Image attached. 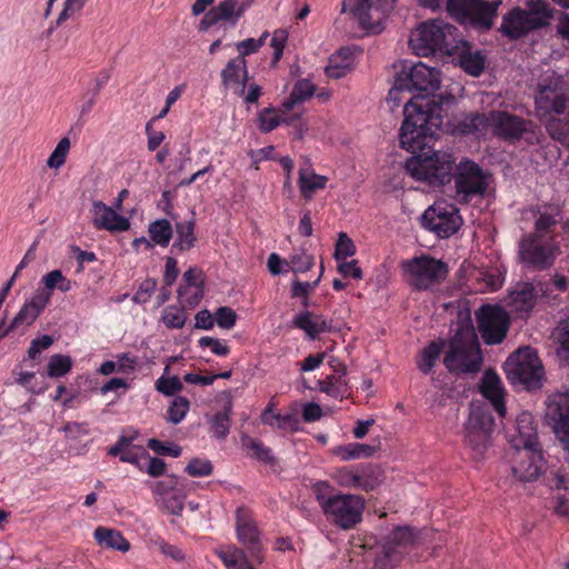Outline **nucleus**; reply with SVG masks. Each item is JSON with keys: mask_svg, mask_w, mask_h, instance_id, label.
<instances>
[{"mask_svg": "<svg viewBox=\"0 0 569 569\" xmlns=\"http://www.w3.org/2000/svg\"><path fill=\"white\" fill-rule=\"evenodd\" d=\"M213 8L218 12L222 21L231 20L234 17L236 22L237 19H239L244 11L243 4L238 7V2L236 0H223Z\"/></svg>", "mask_w": 569, "mask_h": 569, "instance_id": "49", "label": "nucleus"}, {"mask_svg": "<svg viewBox=\"0 0 569 569\" xmlns=\"http://www.w3.org/2000/svg\"><path fill=\"white\" fill-rule=\"evenodd\" d=\"M217 325L221 329H231L237 321V313L230 307H219L214 312Z\"/></svg>", "mask_w": 569, "mask_h": 569, "instance_id": "60", "label": "nucleus"}, {"mask_svg": "<svg viewBox=\"0 0 569 569\" xmlns=\"http://www.w3.org/2000/svg\"><path fill=\"white\" fill-rule=\"evenodd\" d=\"M501 0H465V22L479 31L492 28Z\"/></svg>", "mask_w": 569, "mask_h": 569, "instance_id": "19", "label": "nucleus"}, {"mask_svg": "<svg viewBox=\"0 0 569 569\" xmlns=\"http://www.w3.org/2000/svg\"><path fill=\"white\" fill-rule=\"evenodd\" d=\"M157 286L158 282L156 279L147 278L139 284L138 290L132 297V301L138 305L147 303L154 293Z\"/></svg>", "mask_w": 569, "mask_h": 569, "instance_id": "57", "label": "nucleus"}, {"mask_svg": "<svg viewBox=\"0 0 569 569\" xmlns=\"http://www.w3.org/2000/svg\"><path fill=\"white\" fill-rule=\"evenodd\" d=\"M483 365V357L478 337L471 323L470 315L465 316V373L478 372Z\"/></svg>", "mask_w": 569, "mask_h": 569, "instance_id": "24", "label": "nucleus"}, {"mask_svg": "<svg viewBox=\"0 0 569 569\" xmlns=\"http://www.w3.org/2000/svg\"><path fill=\"white\" fill-rule=\"evenodd\" d=\"M232 407V400L228 399L222 409L208 419L209 432L213 438L224 440L228 437L231 427Z\"/></svg>", "mask_w": 569, "mask_h": 569, "instance_id": "31", "label": "nucleus"}, {"mask_svg": "<svg viewBox=\"0 0 569 569\" xmlns=\"http://www.w3.org/2000/svg\"><path fill=\"white\" fill-rule=\"evenodd\" d=\"M217 555L227 569H254L248 560L246 551L237 547L219 550Z\"/></svg>", "mask_w": 569, "mask_h": 569, "instance_id": "38", "label": "nucleus"}, {"mask_svg": "<svg viewBox=\"0 0 569 569\" xmlns=\"http://www.w3.org/2000/svg\"><path fill=\"white\" fill-rule=\"evenodd\" d=\"M161 508L170 512L171 515L180 516L183 510V498L177 492H172L161 498Z\"/></svg>", "mask_w": 569, "mask_h": 569, "instance_id": "63", "label": "nucleus"}, {"mask_svg": "<svg viewBox=\"0 0 569 569\" xmlns=\"http://www.w3.org/2000/svg\"><path fill=\"white\" fill-rule=\"evenodd\" d=\"M486 57L481 51H470V44L465 41V72L479 77L485 70Z\"/></svg>", "mask_w": 569, "mask_h": 569, "instance_id": "44", "label": "nucleus"}, {"mask_svg": "<svg viewBox=\"0 0 569 569\" xmlns=\"http://www.w3.org/2000/svg\"><path fill=\"white\" fill-rule=\"evenodd\" d=\"M535 108L550 138L569 147V81L558 74L545 79L538 86Z\"/></svg>", "mask_w": 569, "mask_h": 569, "instance_id": "2", "label": "nucleus"}, {"mask_svg": "<svg viewBox=\"0 0 569 569\" xmlns=\"http://www.w3.org/2000/svg\"><path fill=\"white\" fill-rule=\"evenodd\" d=\"M259 129L267 133L274 130L280 124V116L273 108H264L258 114Z\"/></svg>", "mask_w": 569, "mask_h": 569, "instance_id": "55", "label": "nucleus"}, {"mask_svg": "<svg viewBox=\"0 0 569 569\" xmlns=\"http://www.w3.org/2000/svg\"><path fill=\"white\" fill-rule=\"evenodd\" d=\"M221 83L224 89H234L238 94H243L248 83L247 61L242 57H236L227 62L220 72Z\"/></svg>", "mask_w": 569, "mask_h": 569, "instance_id": "22", "label": "nucleus"}, {"mask_svg": "<svg viewBox=\"0 0 569 569\" xmlns=\"http://www.w3.org/2000/svg\"><path fill=\"white\" fill-rule=\"evenodd\" d=\"M198 345L201 348L210 347L211 351L219 357H227L230 353L229 346L212 337H201Z\"/></svg>", "mask_w": 569, "mask_h": 569, "instance_id": "64", "label": "nucleus"}, {"mask_svg": "<svg viewBox=\"0 0 569 569\" xmlns=\"http://www.w3.org/2000/svg\"><path fill=\"white\" fill-rule=\"evenodd\" d=\"M236 532L238 541L244 547L250 558L261 563L264 559L260 531L248 509L239 507L236 511Z\"/></svg>", "mask_w": 569, "mask_h": 569, "instance_id": "16", "label": "nucleus"}, {"mask_svg": "<svg viewBox=\"0 0 569 569\" xmlns=\"http://www.w3.org/2000/svg\"><path fill=\"white\" fill-rule=\"evenodd\" d=\"M316 92V87L307 79H301L296 82L290 93L289 99L283 103L286 109H292L295 104L310 99Z\"/></svg>", "mask_w": 569, "mask_h": 569, "instance_id": "41", "label": "nucleus"}, {"mask_svg": "<svg viewBox=\"0 0 569 569\" xmlns=\"http://www.w3.org/2000/svg\"><path fill=\"white\" fill-rule=\"evenodd\" d=\"M457 29L442 20L420 23L410 34L409 46L419 57L433 54L452 56L458 48L450 40Z\"/></svg>", "mask_w": 569, "mask_h": 569, "instance_id": "5", "label": "nucleus"}, {"mask_svg": "<svg viewBox=\"0 0 569 569\" xmlns=\"http://www.w3.org/2000/svg\"><path fill=\"white\" fill-rule=\"evenodd\" d=\"M461 223L459 209L446 200L436 201L421 216V226L443 239L456 233Z\"/></svg>", "mask_w": 569, "mask_h": 569, "instance_id": "10", "label": "nucleus"}, {"mask_svg": "<svg viewBox=\"0 0 569 569\" xmlns=\"http://www.w3.org/2000/svg\"><path fill=\"white\" fill-rule=\"evenodd\" d=\"M53 338L49 335H43L31 340L28 349V357L31 360H36L43 350L49 349L53 345Z\"/></svg>", "mask_w": 569, "mask_h": 569, "instance_id": "62", "label": "nucleus"}, {"mask_svg": "<svg viewBox=\"0 0 569 569\" xmlns=\"http://www.w3.org/2000/svg\"><path fill=\"white\" fill-rule=\"evenodd\" d=\"M509 459L511 471L519 481H536L542 472L543 459L540 448L512 449Z\"/></svg>", "mask_w": 569, "mask_h": 569, "instance_id": "17", "label": "nucleus"}, {"mask_svg": "<svg viewBox=\"0 0 569 569\" xmlns=\"http://www.w3.org/2000/svg\"><path fill=\"white\" fill-rule=\"evenodd\" d=\"M552 9L543 0H529L526 9L513 8L503 16L500 32L509 39H519L549 24Z\"/></svg>", "mask_w": 569, "mask_h": 569, "instance_id": "6", "label": "nucleus"}, {"mask_svg": "<svg viewBox=\"0 0 569 569\" xmlns=\"http://www.w3.org/2000/svg\"><path fill=\"white\" fill-rule=\"evenodd\" d=\"M416 536L413 533L412 528L408 526H400L395 528L387 538V542L389 545H393L398 550L406 549L415 542Z\"/></svg>", "mask_w": 569, "mask_h": 569, "instance_id": "45", "label": "nucleus"}, {"mask_svg": "<svg viewBox=\"0 0 569 569\" xmlns=\"http://www.w3.org/2000/svg\"><path fill=\"white\" fill-rule=\"evenodd\" d=\"M479 391L490 401L492 408L500 417L506 416L505 388L500 377L492 369H487L479 383Z\"/></svg>", "mask_w": 569, "mask_h": 569, "instance_id": "21", "label": "nucleus"}, {"mask_svg": "<svg viewBox=\"0 0 569 569\" xmlns=\"http://www.w3.org/2000/svg\"><path fill=\"white\" fill-rule=\"evenodd\" d=\"M478 330L487 345H499L507 336L510 326L508 313L498 306H481L476 311Z\"/></svg>", "mask_w": 569, "mask_h": 569, "instance_id": "12", "label": "nucleus"}, {"mask_svg": "<svg viewBox=\"0 0 569 569\" xmlns=\"http://www.w3.org/2000/svg\"><path fill=\"white\" fill-rule=\"evenodd\" d=\"M493 419L486 403L471 405L467 427V438L472 449L481 455L487 448Z\"/></svg>", "mask_w": 569, "mask_h": 569, "instance_id": "15", "label": "nucleus"}, {"mask_svg": "<svg viewBox=\"0 0 569 569\" xmlns=\"http://www.w3.org/2000/svg\"><path fill=\"white\" fill-rule=\"evenodd\" d=\"M336 371L341 372V376L331 375L326 377L323 380H319V390L333 398H341L347 387V381L343 379V376L347 373V369L346 367H342L341 370Z\"/></svg>", "mask_w": 569, "mask_h": 569, "instance_id": "39", "label": "nucleus"}, {"mask_svg": "<svg viewBox=\"0 0 569 569\" xmlns=\"http://www.w3.org/2000/svg\"><path fill=\"white\" fill-rule=\"evenodd\" d=\"M41 282L44 288H39L37 292L46 293V291H48L47 295L49 297V301L51 300L52 291L54 289H58L61 292H69L72 289V281L66 278L61 270L58 269L46 273L41 278Z\"/></svg>", "mask_w": 569, "mask_h": 569, "instance_id": "35", "label": "nucleus"}, {"mask_svg": "<svg viewBox=\"0 0 569 569\" xmlns=\"http://www.w3.org/2000/svg\"><path fill=\"white\" fill-rule=\"evenodd\" d=\"M545 417L557 439L569 451V391L557 392L548 398Z\"/></svg>", "mask_w": 569, "mask_h": 569, "instance_id": "14", "label": "nucleus"}, {"mask_svg": "<svg viewBox=\"0 0 569 569\" xmlns=\"http://www.w3.org/2000/svg\"><path fill=\"white\" fill-rule=\"evenodd\" d=\"M196 221L190 219L189 221L176 222L177 238L172 244V250L189 251L197 242L194 236Z\"/></svg>", "mask_w": 569, "mask_h": 569, "instance_id": "33", "label": "nucleus"}, {"mask_svg": "<svg viewBox=\"0 0 569 569\" xmlns=\"http://www.w3.org/2000/svg\"><path fill=\"white\" fill-rule=\"evenodd\" d=\"M213 471V466L210 460L193 458L186 467V472L191 477H207Z\"/></svg>", "mask_w": 569, "mask_h": 569, "instance_id": "56", "label": "nucleus"}, {"mask_svg": "<svg viewBox=\"0 0 569 569\" xmlns=\"http://www.w3.org/2000/svg\"><path fill=\"white\" fill-rule=\"evenodd\" d=\"M397 73L399 86H407L408 93L412 94L405 102V118L399 132L400 147L412 154L406 161V171L432 187L445 186L455 178L457 194H461L462 162L455 166L450 153L433 149L440 130L462 131L457 98L451 93L433 94L440 87V71L423 62L406 60Z\"/></svg>", "mask_w": 569, "mask_h": 569, "instance_id": "1", "label": "nucleus"}, {"mask_svg": "<svg viewBox=\"0 0 569 569\" xmlns=\"http://www.w3.org/2000/svg\"><path fill=\"white\" fill-rule=\"evenodd\" d=\"M271 428L279 429L281 431H298L300 427V420L296 413H276L271 420Z\"/></svg>", "mask_w": 569, "mask_h": 569, "instance_id": "51", "label": "nucleus"}, {"mask_svg": "<svg viewBox=\"0 0 569 569\" xmlns=\"http://www.w3.org/2000/svg\"><path fill=\"white\" fill-rule=\"evenodd\" d=\"M156 390L167 397L174 396L183 389V385L179 377H164L161 376L154 383Z\"/></svg>", "mask_w": 569, "mask_h": 569, "instance_id": "50", "label": "nucleus"}, {"mask_svg": "<svg viewBox=\"0 0 569 569\" xmlns=\"http://www.w3.org/2000/svg\"><path fill=\"white\" fill-rule=\"evenodd\" d=\"M327 182L328 178L325 176L318 174L313 171L308 173L306 170L302 169L299 171L298 186L301 196L306 200H311L318 190L325 189Z\"/></svg>", "mask_w": 569, "mask_h": 569, "instance_id": "32", "label": "nucleus"}, {"mask_svg": "<svg viewBox=\"0 0 569 569\" xmlns=\"http://www.w3.org/2000/svg\"><path fill=\"white\" fill-rule=\"evenodd\" d=\"M292 323L296 328L303 330L311 340H315L320 333L329 332L331 329V325L327 319L311 311L297 313L293 317Z\"/></svg>", "mask_w": 569, "mask_h": 569, "instance_id": "29", "label": "nucleus"}, {"mask_svg": "<svg viewBox=\"0 0 569 569\" xmlns=\"http://www.w3.org/2000/svg\"><path fill=\"white\" fill-rule=\"evenodd\" d=\"M92 224L98 230L122 232L130 228L128 218L117 213L111 207L100 200H96L91 208Z\"/></svg>", "mask_w": 569, "mask_h": 569, "instance_id": "20", "label": "nucleus"}, {"mask_svg": "<svg viewBox=\"0 0 569 569\" xmlns=\"http://www.w3.org/2000/svg\"><path fill=\"white\" fill-rule=\"evenodd\" d=\"M333 455L343 461L355 460L359 458H369L375 453V447L366 443L351 442L337 446L332 449Z\"/></svg>", "mask_w": 569, "mask_h": 569, "instance_id": "34", "label": "nucleus"}, {"mask_svg": "<svg viewBox=\"0 0 569 569\" xmlns=\"http://www.w3.org/2000/svg\"><path fill=\"white\" fill-rule=\"evenodd\" d=\"M355 253L356 246L353 241L348 237L347 233L340 232L335 248V259L337 261H342L349 257H352Z\"/></svg>", "mask_w": 569, "mask_h": 569, "instance_id": "53", "label": "nucleus"}, {"mask_svg": "<svg viewBox=\"0 0 569 569\" xmlns=\"http://www.w3.org/2000/svg\"><path fill=\"white\" fill-rule=\"evenodd\" d=\"M172 226L167 219H159L150 223L149 236L151 240L160 246L167 247L172 238Z\"/></svg>", "mask_w": 569, "mask_h": 569, "instance_id": "42", "label": "nucleus"}, {"mask_svg": "<svg viewBox=\"0 0 569 569\" xmlns=\"http://www.w3.org/2000/svg\"><path fill=\"white\" fill-rule=\"evenodd\" d=\"M536 290L530 282H519L509 292L508 305L517 311H530L536 303Z\"/></svg>", "mask_w": 569, "mask_h": 569, "instance_id": "30", "label": "nucleus"}, {"mask_svg": "<svg viewBox=\"0 0 569 569\" xmlns=\"http://www.w3.org/2000/svg\"><path fill=\"white\" fill-rule=\"evenodd\" d=\"M556 339L559 343L558 353L569 361V316L558 325Z\"/></svg>", "mask_w": 569, "mask_h": 569, "instance_id": "54", "label": "nucleus"}, {"mask_svg": "<svg viewBox=\"0 0 569 569\" xmlns=\"http://www.w3.org/2000/svg\"><path fill=\"white\" fill-rule=\"evenodd\" d=\"M72 359L68 355L56 353L49 359L47 375L50 378H61L68 375L72 369Z\"/></svg>", "mask_w": 569, "mask_h": 569, "instance_id": "43", "label": "nucleus"}, {"mask_svg": "<svg viewBox=\"0 0 569 569\" xmlns=\"http://www.w3.org/2000/svg\"><path fill=\"white\" fill-rule=\"evenodd\" d=\"M403 558V551L398 550L387 541L375 558V569H395Z\"/></svg>", "mask_w": 569, "mask_h": 569, "instance_id": "37", "label": "nucleus"}, {"mask_svg": "<svg viewBox=\"0 0 569 569\" xmlns=\"http://www.w3.org/2000/svg\"><path fill=\"white\" fill-rule=\"evenodd\" d=\"M189 409L190 401L184 397L178 396L169 406L167 410V418L173 425H178L184 419Z\"/></svg>", "mask_w": 569, "mask_h": 569, "instance_id": "46", "label": "nucleus"}, {"mask_svg": "<svg viewBox=\"0 0 569 569\" xmlns=\"http://www.w3.org/2000/svg\"><path fill=\"white\" fill-rule=\"evenodd\" d=\"M288 263L293 272L305 273L312 268L315 260L313 256L302 251L299 253L291 254L290 261H288Z\"/></svg>", "mask_w": 569, "mask_h": 569, "instance_id": "58", "label": "nucleus"}, {"mask_svg": "<svg viewBox=\"0 0 569 569\" xmlns=\"http://www.w3.org/2000/svg\"><path fill=\"white\" fill-rule=\"evenodd\" d=\"M312 492L326 519L337 528L350 530L362 521L366 501L361 496L342 493L327 481H317Z\"/></svg>", "mask_w": 569, "mask_h": 569, "instance_id": "3", "label": "nucleus"}, {"mask_svg": "<svg viewBox=\"0 0 569 569\" xmlns=\"http://www.w3.org/2000/svg\"><path fill=\"white\" fill-rule=\"evenodd\" d=\"M448 373L462 378V310L458 309L455 322V335L450 339L438 338L430 341L419 353L417 367L423 375H429L441 353Z\"/></svg>", "mask_w": 569, "mask_h": 569, "instance_id": "4", "label": "nucleus"}, {"mask_svg": "<svg viewBox=\"0 0 569 569\" xmlns=\"http://www.w3.org/2000/svg\"><path fill=\"white\" fill-rule=\"evenodd\" d=\"M490 176L475 162L465 160V203L473 196H483Z\"/></svg>", "mask_w": 569, "mask_h": 569, "instance_id": "27", "label": "nucleus"}, {"mask_svg": "<svg viewBox=\"0 0 569 569\" xmlns=\"http://www.w3.org/2000/svg\"><path fill=\"white\" fill-rule=\"evenodd\" d=\"M401 269L409 286L425 291L443 281L449 272L448 264L430 254L422 253L401 262Z\"/></svg>", "mask_w": 569, "mask_h": 569, "instance_id": "8", "label": "nucleus"}, {"mask_svg": "<svg viewBox=\"0 0 569 569\" xmlns=\"http://www.w3.org/2000/svg\"><path fill=\"white\" fill-rule=\"evenodd\" d=\"M242 447L248 450L251 458H254L263 463L273 462L274 458L271 453V449L263 445L259 439L243 436L241 438Z\"/></svg>", "mask_w": 569, "mask_h": 569, "instance_id": "40", "label": "nucleus"}, {"mask_svg": "<svg viewBox=\"0 0 569 569\" xmlns=\"http://www.w3.org/2000/svg\"><path fill=\"white\" fill-rule=\"evenodd\" d=\"M134 437L121 436L117 442L109 448L108 455L112 457L119 456L122 462L134 465L140 470L144 469L142 463L144 457H148V451L142 447L132 446Z\"/></svg>", "mask_w": 569, "mask_h": 569, "instance_id": "26", "label": "nucleus"}, {"mask_svg": "<svg viewBox=\"0 0 569 569\" xmlns=\"http://www.w3.org/2000/svg\"><path fill=\"white\" fill-rule=\"evenodd\" d=\"M87 1L88 0H66L62 11L59 13L54 26L50 27L49 32H51L53 28L64 23L68 19L79 14L86 6Z\"/></svg>", "mask_w": 569, "mask_h": 569, "instance_id": "48", "label": "nucleus"}, {"mask_svg": "<svg viewBox=\"0 0 569 569\" xmlns=\"http://www.w3.org/2000/svg\"><path fill=\"white\" fill-rule=\"evenodd\" d=\"M48 305L49 297L47 292L43 293L36 291L32 298L30 300H27L20 308L19 312L16 315L11 323L8 326V330L13 331L20 327L31 326Z\"/></svg>", "mask_w": 569, "mask_h": 569, "instance_id": "23", "label": "nucleus"}, {"mask_svg": "<svg viewBox=\"0 0 569 569\" xmlns=\"http://www.w3.org/2000/svg\"><path fill=\"white\" fill-rule=\"evenodd\" d=\"M332 479L340 487L361 489L367 492L375 490L380 482L376 468L369 463L336 468L332 472Z\"/></svg>", "mask_w": 569, "mask_h": 569, "instance_id": "13", "label": "nucleus"}, {"mask_svg": "<svg viewBox=\"0 0 569 569\" xmlns=\"http://www.w3.org/2000/svg\"><path fill=\"white\" fill-rule=\"evenodd\" d=\"M148 448L160 456H171L174 458H178L182 451L181 447L171 443L166 445L156 438H152L148 441Z\"/></svg>", "mask_w": 569, "mask_h": 569, "instance_id": "61", "label": "nucleus"}, {"mask_svg": "<svg viewBox=\"0 0 569 569\" xmlns=\"http://www.w3.org/2000/svg\"><path fill=\"white\" fill-rule=\"evenodd\" d=\"M516 431L511 438L512 449L540 448L537 441V427L531 413L525 411L517 417Z\"/></svg>", "mask_w": 569, "mask_h": 569, "instance_id": "25", "label": "nucleus"}, {"mask_svg": "<svg viewBox=\"0 0 569 569\" xmlns=\"http://www.w3.org/2000/svg\"><path fill=\"white\" fill-rule=\"evenodd\" d=\"M487 121L496 136L508 140L520 139L523 133L532 131L533 128L531 121L506 111H492Z\"/></svg>", "mask_w": 569, "mask_h": 569, "instance_id": "18", "label": "nucleus"}, {"mask_svg": "<svg viewBox=\"0 0 569 569\" xmlns=\"http://www.w3.org/2000/svg\"><path fill=\"white\" fill-rule=\"evenodd\" d=\"M355 69V52L349 47H343L330 56L328 66L325 69L326 76L330 79L346 77Z\"/></svg>", "mask_w": 569, "mask_h": 569, "instance_id": "28", "label": "nucleus"}, {"mask_svg": "<svg viewBox=\"0 0 569 569\" xmlns=\"http://www.w3.org/2000/svg\"><path fill=\"white\" fill-rule=\"evenodd\" d=\"M178 297L184 307H196L203 297V287H193L192 289L178 288Z\"/></svg>", "mask_w": 569, "mask_h": 569, "instance_id": "59", "label": "nucleus"}, {"mask_svg": "<svg viewBox=\"0 0 569 569\" xmlns=\"http://www.w3.org/2000/svg\"><path fill=\"white\" fill-rule=\"evenodd\" d=\"M559 253V246L553 239L538 237L537 233L526 236L519 243V258L528 267L545 270L552 266Z\"/></svg>", "mask_w": 569, "mask_h": 569, "instance_id": "11", "label": "nucleus"}, {"mask_svg": "<svg viewBox=\"0 0 569 569\" xmlns=\"http://www.w3.org/2000/svg\"><path fill=\"white\" fill-rule=\"evenodd\" d=\"M396 0H343L342 12L349 13L359 27L370 33H380Z\"/></svg>", "mask_w": 569, "mask_h": 569, "instance_id": "9", "label": "nucleus"}, {"mask_svg": "<svg viewBox=\"0 0 569 569\" xmlns=\"http://www.w3.org/2000/svg\"><path fill=\"white\" fill-rule=\"evenodd\" d=\"M97 541L107 548L117 549L119 551H128L129 541L117 530L99 527L94 530Z\"/></svg>", "mask_w": 569, "mask_h": 569, "instance_id": "36", "label": "nucleus"}, {"mask_svg": "<svg viewBox=\"0 0 569 569\" xmlns=\"http://www.w3.org/2000/svg\"><path fill=\"white\" fill-rule=\"evenodd\" d=\"M186 320L187 316L183 308L168 306L163 310L162 321L169 329H181L184 326Z\"/></svg>", "mask_w": 569, "mask_h": 569, "instance_id": "47", "label": "nucleus"}, {"mask_svg": "<svg viewBox=\"0 0 569 569\" xmlns=\"http://www.w3.org/2000/svg\"><path fill=\"white\" fill-rule=\"evenodd\" d=\"M505 372L512 386L527 390L540 388L545 376L541 360L530 347L520 348L510 355L505 362Z\"/></svg>", "mask_w": 569, "mask_h": 569, "instance_id": "7", "label": "nucleus"}, {"mask_svg": "<svg viewBox=\"0 0 569 569\" xmlns=\"http://www.w3.org/2000/svg\"><path fill=\"white\" fill-rule=\"evenodd\" d=\"M69 150H70V140H69V138L64 137L58 142L54 150L48 158V161H47L48 167L54 168V169L60 168L66 162V158L69 153Z\"/></svg>", "mask_w": 569, "mask_h": 569, "instance_id": "52", "label": "nucleus"}]
</instances>
